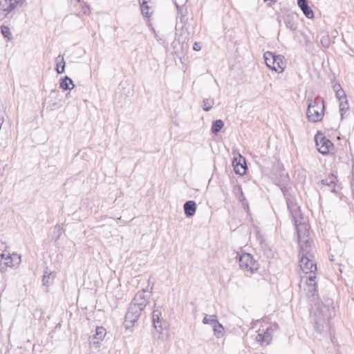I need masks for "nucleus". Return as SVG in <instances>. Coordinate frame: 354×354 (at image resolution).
<instances>
[{
  "label": "nucleus",
  "instance_id": "obj_1",
  "mask_svg": "<svg viewBox=\"0 0 354 354\" xmlns=\"http://www.w3.org/2000/svg\"><path fill=\"white\" fill-rule=\"evenodd\" d=\"M334 314V307L330 299L326 303H319L311 313V322L315 330L322 334L330 330V319Z\"/></svg>",
  "mask_w": 354,
  "mask_h": 354
},
{
  "label": "nucleus",
  "instance_id": "obj_2",
  "mask_svg": "<svg viewBox=\"0 0 354 354\" xmlns=\"http://www.w3.org/2000/svg\"><path fill=\"white\" fill-rule=\"evenodd\" d=\"M279 170L281 171L280 178L276 180V184L280 187L285 197L287 207L292 216L293 222H297L302 216L300 207L296 203L295 198L289 192V187L287 183L289 182V177L288 174H285L283 166L279 165Z\"/></svg>",
  "mask_w": 354,
  "mask_h": 354
},
{
  "label": "nucleus",
  "instance_id": "obj_3",
  "mask_svg": "<svg viewBox=\"0 0 354 354\" xmlns=\"http://www.w3.org/2000/svg\"><path fill=\"white\" fill-rule=\"evenodd\" d=\"M306 116L308 120L312 122L322 121L324 115V100L322 97L317 96L315 98H308Z\"/></svg>",
  "mask_w": 354,
  "mask_h": 354
},
{
  "label": "nucleus",
  "instance_id": "obj_4",
  "mask_svg": "<svg viewBox=\"0 0 354 354\" xmlns=\"http://www.w3.org/2000/svg\"><path fill=\"white\" fill-rule=\"evenodd\" d=\"M293 223L294 225H295L297 230L299 250H312V241L309 237V227L304 222V218L303 217V216H301L299 221Z\"/></svg>",
  "mask_w": 354,
  "mask_h": 354
},
{
  "label": "nucleus",
  "instance_id": "obj_5",
  "mask_svg": "<svg viewBox=\"0 0 354 354\" xmlns=\"http://www.w3.org/2000/svg\"><path fill=\"white\" fill-rule=\"evenodd\" d=\"M300 268L304 274H312L317 270V265L310 258L312 257L311 250H299Z\"/></svg>",
  "mask_w": 354,
  "mask_h": 354
},
{
  "label": "nucleus",
  "instance_id": "obj_6",
  "mask_svg": "<svg viewBox=\"0 0 354 354\" xmlns=\"http://www.w3.org/2000/svg\"><path fill=\"white\" fill-rule=\"evenodd\" d=\"M240 268L247 274H252L259 269V264L250 253H242L239 257Z\"/></svg>",
  "mask_w": 354,
  "mask_h": 354
},
{
  "label": "nucleus",
  "instance_id": "obj_7",
  "mask_svg": "<svg viewBox=\"0 0 354 354\" xmlns=\"http://www.w3.org/2000/svg\"><path fill=\"white\" fill-rule=\"evenodd\" d=\"M144 310L139 306L136 305L135 303L131 302L124 317V324L127 329L134 326Z\"/></svg>",
  "mask_w": 354,
  "mask_h": 354
},
{
  "label": "nucleus",
  "instance_id": "obj_8",
  "mask_svg": "<svg viewBox=\"0 0 354 354\" xmlns=\"http://www.w3.org/2000/svg\"><path fill=\"white\" fill-rule=\"evenodd\" d=\"M21 262V257L17 254L5 256L4 254H0V272H5L8 268H14L17 266Z\"/></svg>",
  "mask_w": 354,
  "mask_h": 354
},
{
  "label": "nucleus",
  "instance_id": "obj_9",
  "mask_svg": "<svg viewBox=\"0 0 354 354\" xmlns=\"http://www.w3.org/2000/svg\"><path fill=\"white\" fill-rule=\"evenodd\" d=\"M315 140L317 150L323 155L328 154L333 147V142L319 131L315 136Z\"/></svg>",
  "mask_w": 354,
  "mask_h": 354
},
{
  "label": "nucleus",
  "instance_id": "obj_10",
  "mask_svg": "<svg viewBox=\"0 0 354 354\" xmlns=\"http://www.w3.org/2000/svg\"><path fill=\"white\" fill-rule=\"evenodd\" d=\"M153 285L151 286L150 290L148 294L146 292L148 291L147 288L146 289L142 288V290L138 291L133 298L131 302L135 303L136 305L139 306L142 308L145 309L147 306L149 304V298L151 293L152 292Z\"/></svg>",
  "mask_w": 354,
  "mask_h": 354
},
{
  "label": "nucleus",
  "instance_id": "obj_11",
  "mask_svg": "<svg viewBox=\"0 0 354 354\" xmlns=\"http://www.w3.org/2000/svg\"><path fill=\"white\" fill-rule=\"evenodd\" d=\"M25 0H0V11L4 13V15L11 12L18 4H23Z\"/></svg>",
  "mask_w": 354,
  "mask_h": 354
},
{
  "label": "nucleus",
  "instance_id": "obj_12",
  "mask_svg": "<svg viewBox=\"0 0 354 354\" xmlns=\"http://www.w3.org/2000/svg\"><path fill=\"white\" fill-rule=\"evenodd\" d=\"M152 321L155 329L160 335H163L164 330H167V323L164 319H160L158 313H156V310L153 312Z\"/></svg>",
  "mask_w": 354,
  "mask_h": 354
},
{
  "label": "nucleus",
  "instance_id": "obj_13",
  "mask_svg": "<svg viewBox=\"0 0 354 354\" xmlns=\"http://www.w3.org/2000/svg\"><path fill=\"white\" fill-rule=\"evenodd\" d=\"M233 192L235 194L236 198L241 203L243 209L246 211H248L249 210V204H248V202L246 198L244 196V193L243 192L241 185L237 184V185H234L233 187Z\"/></svg>",
  "mask_w": 354,
  "mask_h": 354
},
{
  "label": "nucleus",
  "instance_id": "obj_14",
  "mask_svg": "<svg viewBox=\"0 0 354 354\" xmlns=\"http://www.w3.org/2000/svg\"><path fill=\"white\" fill-rule=\"evenodd\" d=\"M106 334V329L102 326H97L95 329V333L93 335L91 344H93L95 348L99 347L100 342L102 341Z\"/></svg>",
  "mask_w": 354,
  "mask_h": 354
},
{
  "label": "nucleus",
  "instance_id": "obj_15",
  "mask_svg": "<svg viewBox=\"0 0 354 354\" xmlns=\"http://www.w3.org/2000/svg\"><path fill=\"white\" fill-rule=\"evenodd\" d=\"M189 32L187 31V29L185 28L183 26H182L180 29H178L176 25L175 39L179 43L184 44L189 40Z\"/></svg>",
  "mask_w": 354,
  "mask_h": 354
},
{
  "label": "nucleus",
  "instance_id": "obj_16",
  "mask_svg": "<svg viewBox=\"0 0 354 354\" xmlns=\"http://www.w3.org/2000/svg\"><path fill=\"white\" fill-rule=\"evenodd\" d=\"M297 4L308 19H313L314 17L313 11L309 6L308 0H297Z\"/></svg>",
  "mask_w": 354,
  "mask_h": 354
},
{
  "label": "nucleus",
  "instance_id": "obj_17",
  "mask_svg": "<svg viewBox=\"0 0 354 354\" xmlns=\"http://www.w3.org/2000/svg\"><path fill=\"white\" fill-rule=\"evenodd\" d=\"M274 66L272 68V71H274L277 73H281L286 68V62L284 56L274 55Z\"/></svg>",
  "mask_w": 354,
  "mask_h": 354
},
{
  "label": "nucleus",
  "instance_id": "obj_18",
  "mask_svg": "<svg viewBox=\"0 0 354 354\" xmlns=\"http://www.w3.org/2000/svg\"><path fill=\"white\" fill-rule=\"evenodd\" d=\"M185 214L187 217L193 216L196 212V204L194 201H188L183 205Z\"/></svg>",
  "mask_w": 354,
  "mask_h": 354
},
{
  "label": "nucleus",
  "instance_id": "obj_19",
  "mask_svg": "<svg viewBox=\"0 0 354 354\" xmlns=\"http://www.w3.org/2000/svg\"><path fill=\"white\" fill-rule=\"evenodd\" d=\"M306 285L308 287V291L312 295L317 292V282L315 281V273L309 274L306 279Z\"/></svg>",
  "mask_w": 354,
  "mask_h": 354
},
{
  "label": "nucleus",
  "instance_id": "obj_20",
  "mask_svg": "<svg viewBox=\"0 0 354 354\" xmlns=\"http://www.w3.org/2000/svg\"><path fill=\"white\" fill-rule=\"evenodd\" d=\"M278 328V325L277 324H274L272 326L268 327L266 330V331L262 333L263 336V339L266 342V346L270 344V342L272 341V333L274 330H276Z\"/></svg>",
  "mask_w": 354,
  "mask_h": 354
},
{
  "label": "nucleus",
  "instance_id": "obj_21",
  "mask_svg": "<svg viewBox=\"0 0 354 354\" xmlns=\"http://www.w3.org/2000/svg\"><path fill=\"white\" fill-rule=\"evenodd\" d=\"M337 178L333 174L329 176L328 178L322 180V184L324 185H327L331 188L332 192H336L335 185H336Z\"/></svg>",
  "mask_w": 354,
  "mask_h": 354
},
{
  "label": "nucleus",
  "instance_id": "obj_22",
  "mask_svg": "<svg viewBox=\"0 0 354 354\" xmlns=\"http://www.w3.org/2000/svg\"><path fill=\"white\" fill-rule=\"evenodd\" d=\"M150 1H139L142 15L147 18H149L153 14V10L148 6Z\"/></svg>",
  "mask_w": 354,
  "mask_h": 354
},
{
  "label": "nucleus",
  "instance_id": "obj_23",
  "mask_svg": "<svg viewBox=\"0 0 354 354\" xmlns=\"http://www.w3.org/2000/svg\"><path fill=\"white\" fill-rule=\"evenodd\" d=\"M74 86L75 85L73 80L68 76H65L64 78L61 79L60 88H62L63 90L71 91L74 88Z\"/></svg>",
  "mask_w": 354,
  "mask_h": 354
},
{
  "label": "nucleus",
  "instance_id": "obj_24",
  "mask_svg": "<svg viewBox=\"0 0 354 354\" xmlns=\"http://www.w3.org/2000/svg\"><path fill=\"white\" fill-rule=\"evenodd\" d=\"M274 54L272 52L267 51L263 55V58L266 66L272 70L274 66Z\"/></svg>",
  "mask_w": 354,
  "mask_h": 354
},
{
  "label": "nucleus",
  "instance_id": "obj_25",
  "mask_svg": "<svg viewBox=\"0 0 354 354\" xmlns=\"http://www.w3.org/2000/svg\"><path fill=\"white\" fill-rule=\"evenodd\" d=\"M224 123L223 120L218 119L212 122L211 131L213 134L216 135L221 131L223 127Z\"/></svg>",
  "mask_w": 354,
  "mask_h": 354
},
{
  "label": "nucleus",
  "instance_id": "obj_26",
  "mask_svg": "<svg viewBox=\"0 0 354 354\" xmlns=\"http://www.w3.org/2000/svg\"><path fill=\"white\" fill-rule=\"evenodd\" d=\"M57 63L56 71L58 74H62L64 72L65 62L64 57L59 55L55 60Z\"/></svg>",
  "mask_w": 354,
  "mask_h": 354
},
{
  "label": "nucleus",
  "instance_id": "obj_27",
  "mask_svg": "<svg viewBox=\"0 0 354 354\" xmlns=\"http://www.w3.org/2000/svg\"><path fill=\"white\" fill-rule=\"evenodd\" d=\"M294 16L291 15H288L284 18V23L286 27L292 30H295L297 29V24L294 21Z\"/></svg>",
  "mask_w": 354,
  "mask_h": 354
},
{
  "label": "nucleus",
  "instance_id": "obj_28",
  "mask_svg": "<svg viewBox=\"0 0 354 354\" xmlns=\"http://www.w3.org/2000/svg\"><path fill=\"white\" fill-rule=\"evenodd\" d=\"M213 330L214 335L217 338H221L224 335V328L221 324L217 322L213 325Z\"/></svg>",
  "mask_w": 354,
  "mask_h": 354
},
{
  "label": "nucleus",
  "instance_id": "obj_29",
  "mask_svg": "<svg viewBox=\"0 0 354 354\" xmlns=\"http://www.w3.org/2000/svg\"><path fill=\"white\" fill-rule=\"evenodd\" d=\"M349 106L347 100L339 102V113L341 119L343 120L344 114L348 111Z\"/></svg>",
  "mask_w": 354,
  "mask_h": 354
},
{
  "label": "nucleus",
  "instance_id": "obj_30",
  "mask_svg": "<svg viewBox=\"0 0 354 354\" xmlns=\"http://www.w3.org/2000/svg\"><path fill=\"white\" fill-rule=\"evenodd\" d=\"M214 104V100L212 98H205L203 100V109L205 111H209Z\"/></svg>",
  "mask_w": 354,
  "mask_h": 354
},
{
  "label": "nucleus",
  "instance_id": "obj_31",
  "mask_svg": "<svg viewBox=\"0 0 354 354\" xmlns=\"http://www.w3.org/2000/svg\"><path fill=\"white\" fill-rule=\"evenodd\" d=\"M217 322H218V321L217 319V317L214 315H206L203 319V323L205 324L214 325V324H216Z\"/></svg>",
  "mask_w": 354,
  "mask_h": 354
},
{
  "label": "nucleus",
  "instance_id": "obj_32",
  "mask_svg": "<svg viewBox=\"0 0 354 354\" xmlns=\"http://www.w3.org/2000/svg\"><path fill=\"white\" fill-rule=\"evenodd\" d=\"M1 32L3 36L8 40H11L12 39V35L8 26L2 25L1 26Z\"/></svg>",
  "mask_w": 354,
  "mask_h": 354
},
{
  "label": "nucleus",
  "instance_id": "obj_33",
  "mask_svg": "<svg viewBox=\"0 0 354 354\" xmlns=\"http://www.w3.org/2000/svg\"><path fill=\"white\" fill-rule=\"evenodd\" d=\"M321 44L325 48H329L330 45V39L328 34H324L322 36L320 39Z\"/></svg>",
  "mask_w": 354,
  "mask_h": 354
},
{
  "label": "nucleus",
  "instance_id": "obj_34",
  "mask_svg": "<svg viewBox=\"0 0 354 354\" xmlns=\"http://www.w3.org/2000/svg\"><path fill=\"white\" fill-rule=\"evenodd\" d=\"M246 166L239 163L234 166V171L240 175L244 174L246 171Z\"/></svg>",
  "mask_w": 354,
  "mask_h": 354
},
{
  "label": "nucleus",
  "instance_id": "obj_35",
  "mask_svg": "<svg viewBox=\"0 0 354 354\" xmlns=\"http://www.w3.org/2000/svg\"><path fill=\"white\" fill-rule=\"evenodd\" d=\"M175 5L178 11V17H180V21H183V18L184 17L183 10H186V8H185L184 5L180 6L176 2H175Z\"/></svg>",
  "mask_w": 354,
  "mask_h": 354
},
{
  "label": "nucleus",
  "instance_id": "obj_36",
  "mask_svg": "<svg viewBox=\"0 0 354 354\" xmlns=\"http://www.w3.org/2000/svg\"><path fill=\"white\" fill-rule=\"evenodd\" d=\"M335 96L339 102L346 100V95L343 89L337 91V92H335Z\"/></svg>",
  "mask_w": 354,
  "mask_h": 354
},
{
  "label": "nucleus",
  "instance_id": "obj_37",
  "mask_svg": "<svg viewBox=\"0 0 354 354\" xmlns=\"http://www.w3.org/2000/svg\"><path fill=\"white\" fill-rule=\"evenodd\" d=\"M154 37H155L156 39L157 40V41L160 44L163 45V46L166 45L165 38L163 35H159V34L156 33V32H154Z\"/></svg>",
  "mask_w": 354,
  "mask_h": 354
},
{
  "label": "nucleus",
  "instance_id": "obj_38",
  "mask_svg": "<svg viewBox=\"0 0 354 354\" xmlns=\"http://www.w3.org/2000/svg\"><path fill=\"white\" fill-rule=\"evenodd\" d=\"M51 274H52V273L50 272L48 274H45L43 276L42 281H43V284L44 285L48 286L51 283V281H53V278L51 277Z\"/></svg>",
  "mask_w": 354,
  "mask_h": 354
},
{
  "label": "nucleus",
  "instance_id": "obj_39",
  "mask_svg": "<svg viewBox=\"0 0 354 354\" xmlns=\"http://www.w3.org/2000/svg\"><path fill=\"white\" fill-rule=\"evenodd\" d=\"M82 10L84 14L85 15H89L91 10H90V6L87 4L86 2L82 1Z\"/></svg>",
  "mask_w": 354,
  "mask_h": 354
},
{
  "label": "nucleus",
  "instance_id": "obj_40",
  "mask_svg": "<svg viewBox=\"0 0 354 354\" xmlns=\"http://www.w3.org/2000/svg\"><path fill=\"white\" fill-rule=\"evenodd\" d=\"M263 338L262 333H259L256 335L255 340L261 345H266V342Z\"/></svg>",
  "mask_w": 354,
  "mask_h": 354
},
{
  "label": "nucleus",
  "instance_id": "obj_41",
  "mask_svg": "<svg viewBox=\"0 0 354 354\" xmlns=\"http://www.w3.org/2000/svg\"><path fill=\"white\" fill-rule=\"evenodd\" d=\"M55 232L57 233V239H58L62 233V229L60 227L59 225H56L55 227Z\"/></svg>",
  "mask_w": 354,
  "mask_h": 354
},
{
  "label": "nucleus",
  "instance_id": "obj_42",
  "mask_svg": "<svg viewBox=\"0 0 354 354\" xmlns=\"http://www.w3.org/2000/svg\"><path fill=\"white\" fill-rule=\"evenodd\" d=\"M194 50L198 51L201 49V45L200 43L195 42L193 46Z\"/></svg>",
  "mask_w": 354,
  "mask_h": 354
},
{
  "label": "nucleus",
  "instance_id": "obj_43",
  "mask_svg": "<svg viewBox=\"0 0 354 354\" xmlns=\"http://www.w3.org/2000/svg\"><path fill=\"white\" fill-rule=\"evenodd\" d=\"M333 89L335 92H337V91H339V90H342V86L339 84H335L334 86H333Z\"/></svg>",
  "mask_w": 354,
  "mask_h": 354
},
{
  "label": "nucleus",
  "instance_id": "obj_44",
  "mask_svg": "<svg viewBox=\"0 0 354 354\" xmlns=\"http://www.w3.org/2000/svg\"><path fill=\"white\" fill-rule=\"evenodd\" d=\"M66 97H69V93H67V94L66 95Z\"/></svg>",
  "mask_w": 354,
  "mask_h": 354
},
{
  "label": "nucleus",
  "instance_id": "obj_45",
  "mask_svg": "<svg viewBox=\"0 0 354 354\" xmlns=\"http://www.w3.org/2000/svg\"><path fill=\"white\" fill-rule=\"evenodd\" d=\"M77 1H78L79 3H82V1L81 0H77Z\"/></svg>",
  "mask_w": 354,
  "mask_h": 354
}]
</instances>
